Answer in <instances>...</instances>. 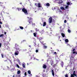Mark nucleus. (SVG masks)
I'll list each match as a JSON object with an SVG mask.
<instances>
[{
    "instance_id": "b1692460",
    "label": "nucleus",
    "mask_w": 77,
    "mask_h": 77,
    "mask_svg": "<svg viewBox=\"0 0 77 77\" xmlns=\"http://www.w3.org/2000/svg\"><path fill=\"white\" fill-rule=\"evenodd\" d=\"M3 36H4V35L3 34H1L0 35V38L1 37H3Z\"/></svg>"
},
{
    "instance_id": "6ab92c4d",
    "label": "nucleus",
    "mask_w": 77,
    "mask_h": 77,
    "mask_svg": "<svg viewBox=\"0 0 77 77\" xmlns=\"http://www.w3.org/2000/svg\"><path fill=\"white\" fill-rule=\"evenodd\" d=\"M46 25V22H44L43 23V26L44 27V26H45V25Z\"/></svg>"
},
{
    "instance_id": "2eb2a0df",
    "label": "nucleus",
    "mask_w": 77,
    "mask_h": 77,
    "mask_svg": "<svg viewBox=\"0 0 77 77\" xmlns=\"http://www.w3.org/2000/svg\"><path fill=\"white\" fill-rule=\"evenodd\" d=\"M21 73V71L20 70H19L17 71V74H20Z\"/></svg>"
},
{
    "instance_id": "09e8293b",
    "label": "nucleus",
    "mask_w": 77,
    "mask_h": 77,
    "mask_svg": "<svg viewBox=\"0 0 77 77\" xmlns=\"http://www.w3.org/2000/svg\"><path fill=\"white\" fill-rule=\"evenodd\" d=\"M54 54H57V53H56V52H55L54 53Z\"/></svg>"
},
{
    "instance_id": "4be33fe9",
    "label": "nucleus",
    "mask_w": 77,
    "mask_h": 77,
    "mask_svg": "<svg viewBox=\"0 0 77 77\" xmlns=\"http://www.w3.org/2000/svg\"><path fill=\"white\" fill-rule=\"evenodd\" d=\"M22 66L23 68H26V66H25V65H24V63H23Z\"/></svg>"
},
{
    "instance_id": "393cba45",
    "label": "nucleus",
    "mask_w": 77,
    "mask_h": 77,
    "mask_svg": "<svg viewBox=\"0 0 77 77\" xmlns=\"http://www.w3.org/2000/svg\"><path fill=\"white\" fill-rule=\"evenodd\" d=\"M20 29H21L22 30H23V29H24V28H23V27L22 26H20Z\"/></svg>"
},
{
    "instance_id": "052dcab7",
    "label": "nucleus",
    "mask_w": 77,
    "mask_h": 77,
    "mask_svg": "<svg viewBox=\"0 0 77 77\" xmlns=\"http://www.w3.org/2000/svg\"><path fill=\"white\" fill-rule=\"evenodd\" d=\"M7 68H9H9H10L9 67V66H7Z\"/></svg>"
},
{
    "instance_id": "72a5a7b5",
    "label": "nucleus",
    "mask_w": 77,
    "mask_h": 77,
    "mask_svg": "<svg viewBox=\"0 0 77 77\" xmlns=\"http://www.w3.org/2000/svg\"><path fill=\"white\" fill-rule=\"evenodd\" d=\"M71 77H74V75L72 74L71 75Z\"/></svg>"
},
{
    "instance_id": "338daca9",
    "label": "nucleus",
    "mask_w": 77,
    "mask_h": 77,
    "mask_svg": "<svg viewBox=\"0 0 77 77\" xmlns=\"http://www.w3.org/2000/svg\"><path fill=\"white\" fill-rule=\"evenodd\" d=\"M50 33H51V34L52 33V32H51Z\"/></svg>"
},
{
    "instance_id": "680f3d73",
    "label": "nucleus",
    "mask_w": 77,
    "mask_h": 77,
    "mask_svg": "<svg viewBox=\"0 0 77 77\" xmlns=\"http://www.w3.org/2000/svg\"><path fill=\"white\" fill-rule=\"evenodd\" d=\"M33 24L34 26L35 25V23H33Z\"/></svg>"
},
{
    "instance_id": "de8ad7c7",
    "label": "nucleus",
    "mask_w": 77,
    "mask_h": 77,
    "mask_svg": "<svg viewBox=\"0 0 77 77\" xmlns=\"http://www.w3.org/2000/svg\"><path fill=\"white\" fill-rule=\"evenodd\" d=\"M6 45V43H4V46H5Z\"/></svg>"
},
{
    "instance_id": "a211bd4d",
    "label": "nucleus",
    "mask_w": 77,
    "mask_h": 77,
    "mask_svg": "<svg viewBox=\"0 0 77 77\" xmlns=\"http://www.w3.org/2000/svg\"><path fill=\"white\" fill-rule=\"evenodd\" d=\"M17 9L19 11H21L22 9V8H17Z\"/></svg>"
},
{
    "instance_id": "c756f323",
    "label": "nucleus",
    "mask_w": 77,
    "mask_h": 77,
    "mask_svg": "<svg viewBox=\"0 0 77 77\" xmlns=\"http://www.w3.org/2000/svg\"><path fill=\"white\" fill-rule=\"evenodd\" d=\"M65 77H68V74H66V75H65Z\"/></svg>"
},
{
    "instance_id": "cd10ccee",
    "label": "nucleus",
    "mask_w": 77,
    "mask_h": 77,
    "mask_svg": "<svg viewBox=\"0 0 77 77\" xmlns=\"http://www.w3.org/2000/svg\"><path fill=\"white\" fill-rule=\"evenodd\" d=\"M33 35H34V36H35V37H36V34H35V33H33Z\"/></svg>"
},
{
    "instance_id": "0e129e2a",
    "label": "nucleus",
    "mask_w": 77,
    "mask_h": 77,
    "mask_svg": "<svg viewBox=\"0 0 77 77\" xmlns=\"http://www.w3.org/2000/svg\"><path fill=\"white\" fill-rule=\"evenodd\" d=\"M75 53V54H77V52H76Z\"/></svg>"
},
{
    "instance_id": "79ce46f5",
    "label": "nucleus",
    "mask_w": 77,
    "mask_h": 77,
    "mask_svg": "<svg viewBox=\"0 0 77 77\" xmlns=\"http://www.w3.org/2000/svg\"><path fill=\"white\" fill-rule=\"evenodd\" d=\"M0 24H2V22H1V21H0Z\"/></svg>"
},
{
    "instance_id": "a19ab883",
    "label": "nucleus",
    "mask_w": 77,
    "mask_h": 77,
    "mask_svg": "<svg viewBox=\"0 0 77 77\" xmlns=\"http://www.w3.org/2000/svg\"><path fill=\"white\" fill-rule=\"evenodd\" d=\"M2 47V43H0V48Z\"/></svg>"
},
{
    "instance_id": "f3484780",
    "label": "nucleus",
    "mask_w": 77,
    "mask_h": 77,
    "mask_svg": "<svg viewBox=\"0 0 77 77\" xmlns=\"http://www.w3.org/2000/svg\"><path fill=\"white\" fill-rule=\"evenodd\" d=\"M61 9H62L63 10H65V8L61 6L60 7Z\"/></svg>"
},
{
    "instance_id": "3c124183",
    "label": "nucleus",
    "mask_w": 77,
    "mask_h": 77,
    "mask_svg": "<svg viewBox=\"0 0 77 77\" xmlns=\"http://www.w3.org/2000/svg\"><path fill=\"white\" fill-rule=\"evenodd\" d=\"M47 62H48V61H49V60H48V59L47 60Z\"/></svg>"
},
{
    "instance_id": "864d4df0",
    "label": "nucleus",
    "mask_w": 77,
    "mask_h": 77,
    "mask_svg": "<svg viewBox=\"0 0 77 77\" xmlns=\"http://www.w3.org/2000/svg\"><path fill=\"white\" fill-rule=\"evenodd\" d=\"M9 19H12V18H11V17H9Z\"/></svg>"
},
{
    "instance_id": "412c9836",
    "label": "nucleus",
    "mask_w": 77,
    "mask_h": 77,
    "mask_svg": "<svg viewBox=\"0 0 77 77\" xmlns=\"http://www.w3.org/2000/svg\"><path fill=\"white\" fill-rule=\"evenodd\" d=\"M28 73L29 74H31V72L30 70H28Z\"/></svg>"
},
{
    "instance_id": "4d7b16f0",
    "label": "nucleus",
    "mask_w": 77,
    "mask_h": 77,
    "mask_svg": "<svg viewBox=\"0 0 77 77\" xmlns=\"http://www.w3.org/2000/svg\"><path fill=\"white\" fill-rule=\"evenodd\" d=\"M5 34V35H6V32H5V33H4Z\"/></svg>"
},
{
    "instance_id": "e433bc0d",
    "label": "nucleus",
    "mask_w": 77,
    "mask_h": 77,
    "mask_svg": "<svg viewBox=\"0 0 77 77\" xmlns=\"http://www.w3.org/2000/svg\"><path fill=\"white\" fill-rule=\"evenodd\" d=\"M64 23H66V20H65L64 21Z\"/></svg>"
},
{
    "instance_id": "aec40b11",
    "label": "nucleus",
    "mask_w": 77,
    "mask_h": 77,
    "mask_svg": "<svg viewBox=\"0 0 77 77\" xmlns=\"http://www.w3.org/2000/svg\"><path fill=\"white\" fill-rule=\"evenodd\" d=\"M65 42H69V41L68 40V39H65Z\"/></svg>"
},
{
    "instance_id": "37998d69",
    "label": "nucleus",
    "mask_w": 77,
    "mask_h": 77,
    "mask_svg": "<svg viewBox=\"0 0 77 77\" xmlns=\"http://www.w3.org/2000/svg\"><path fill=\"white\" fill-rule=\"evenodd\" d=\"M71 58L72 59V58H74V57L73 56H71Z\"/></svg>"
},
{
    "instance_id": "423d86ee",
    "label": "nucleus",
    "mask_w": 77,
    "mask_h": 77,
    "mask_svg": "<svg viewBox=\"0 0 77 77\" xmlns=\"http://www.w3.org/2000/svg\"><path fill=\"white\" fill-rule=\"evenodd\" d=\"M52 21H53V18L51 17H50L49 18V23H51L52 22Z\"/></svg>"
},
{
    "instance_id": "6e6552de",
    "label": "nucleus",
    "mask_w": 77,
    "mask_h": 77,
    "mask_svg": "<svg viewBox=\"0 0 77 77\" xmlns=\"http://www.w3.org/2000/svg\"><path fill=\"white\" fill-rule=\"evenodd\" d=\"M51 72L53 76H54V72L53 70H51Z\"/></svg>"
},
{
    "instance_id": "69168bd1",
    "label": "nucleus",
    "mask_w": 77,
    "mask_h": 77,
    "mask_svg": "<svg viewBox=\"0 0 77 77\" xmlns=\"http://www.w3.org/2000/svg\"><path fill=\"white\" fill-rule=\"evenodd\" d=\"M20 29H17V30H20Z\"/></svg>"
},
{
    "instance_id": "a878e982",
    "label": "nucleus",
    "mask_w": 77,
    "mask_h": 77,
    "mask_svg": "<svg viewBox=\"0 0 77 77\" xmlns=\"http://www.w3.org/2000/svg\"><path fill=\"white\" fill-rule=\"evenodd\" d=\"M4 56V55H3L2 54H1V56L2 58H4V57L3 56Z\"/></svg>"
},
{
    "instance_id": "49530a36",
    "label": "nucleus",
    "mask_w": 77,
    "mask_h": 77,
    "mask_svg": "<svg viewBox=\"0 0 77 77\" xmlns=\"http://www.w3.org/2000/svg\"><path fill=\"white\" fill-rule=\"evenodd\" d=\"M18 77H20V75H18Z\"/></svg>"
},
{
    "instance_id": "dca6fc26",
    "label": "nucleus",
    "mask_w": 77,
    "mask_h": 77,
    "mask_svg": "<svg viewBox=\"0 0 77 77\" xmlns=\"http://www.w3.org/2000/svg\"><path fill=\"white\" fill-rule=\"evenodd\" d=\"M46 5L47 6H50V4L49 3H47L46 4Z\"/></svg>"
},
{
    "instance_id": "473e14b6",
    "label": "nucleus",
    "mask_w": 77,
    "mask_h": 77,
    "mask_svg": "<svg viewBox=\"0 0 77 77\" xmlns=\"http://www.w3.org/2000/svg\"><path fill=\"white\" fill-rule=\"evenodd\" d=\"M73 75L74 76H76L77 75L76 74H75V73H73Z\"/></svg>"
},
{
    "instance_id": "4c0bfd02",
    "label": "nucleus",
    "mask_w": 77,
    "mask_h": 77,
    "mask_svg": "<svg viewBox=\"0 0 77 77\" xmlns=\"http://www.w3.org/2000/svg\"><path fill=\"white\" fill-rule=\"evenodd\" d=\"M24 74H25V76L27 75V73H26V72H25Z\"/></svg>"
},
{
    "instance_id": "f03ea898",
    "label": "nucleus",
    "mask_w": 77,
    "mask_h": 77,
    "mask_svg": "<svg viewBox=\"0 0 77 77\" xmlns=\"http://www.w3.org/2000/svg\"><path fill=\"white\" fill-rule=\"evenodd\" d=\"M22 11L23 12H24L25 15H28V12H27V10L25 8H23L22 9Z\"/></svg>"
},
{
    "instance_id": "9b49d317",
    "label": "nucleus",
    "mask_w": 77,
    "mask_h": 77,
    "mask_svg": "<svg viewBox=\"0 0 77 77\" xmlns=\"http://www.w3.org/2000/svg\"><path fill=\"white\" fill-rule=\"evenodd\" d=\"M38 8H41V7H42V6L41 5V4L40 3H38Z\"/></svg>"
},
{
    "instance_id": "ddd939ff",
    "label": "nucleus",
    "mask_w": 77,
    "mask_h": 77,
    "mask_svg": "<svg viewBox=\"0 0 77 77\" xmlns=\"http://www.w3.org/2000/svg\"><path fill=\"white\" fill-rule=\"evenodd\" d=\"M61 35L63 37V38H64V37H65V34H64V33H61Z\"/></svg>"
},
{
    "instance_id": "f704fd0d",
    "label": "nucleus",
    "mask_w": 77,
    "mask_h": 77,
    "mask_svg": "<svg viewBox=\"0 0 77 77\" xmlns=\"http://www.w3.org/2000/svg\"><path fill=\"white\" fill-rule=\"evenodd\" d=\"M5 48L4 49H3L2 50H6L7 49V48H6V47H5Z\"/></svg>"
},
{
    "instance_id": "e2e57ef3",
    "label": "nucleus",
    "mask_w": 77,
    "mask_h": 77,
    "mask_svg": "<svg viewBox=\"0 0 77 77\" xmlns=\"http://www.w3.org/2000/svg\"><path fill=\"white\" fill-rule=\"evenodd\" d=\"M15 76V75H13V77H15V76Z\"/></svg>"
},
{
    "instance_id": "5701e85b",
    "label": "nucleus",
    "mask_w": 77,
    "mask_h": 77,
    "mask_svg": "<svg viewBox=\"0 0 77 77\" xmlns=\"http://www.w3.org/2000/svg\"><path fill=\"white\" fill-rule=\"evenodd\" d=\"M60 0L59 2V3L60 4H61V3H62V1L60 0Z\"/></svg>"
},
{
    "instance_id": "c85d7f7f",
    "label": "nucleus",
    "mask_w": 77,
    "mask_h": 77,
    "mask_svg": "<svg viewBox=\"0 0 77 77\" xmlns=\"http://www.w3.org/2000/svg\"><path fill=\"white\" fill-rule=\"evenodd\" d=\"M67 5L69 6V5H70V2H67Z\"/></svg>"
},
{
    "instance_id": "1a4fd4ad",
    "label": "nucleus",
    "mask_w": 77,
    "mask_h": 77,
    "mask_svg": "<svg viewBox=\"0 0 77 77\" xmlns=\"http://www.w3.org/2000/svg\"><path fill=\"white\" fill-rule=\"evenodd\" d=\"M45 44H43V47L45 49L47 48V47L45 45Z\"/></svg>"
},
{
    "instance_id": "ea45409f",
    "label": "nucleus",
    "mask_w": 77,
    "mask_h": 77,
    "mask_svg": "<svg viewBox=\"0 0 77 77\" xmlns=\"http://www.w3.org/2000/svg\"><path fill=\"white\" fill-rule=\"evenodd\" d=\"M75 51H74L72 53V54H75Z\"/></svg>"
},
{
    "instance_id": "20e7f679",
    "label": "nucleus",
    "mask_w": 77,
    "mask_h": 77,
    "mask_svg": "<svg viewBox=\"0 0 77 77\" xmlns=\"http://www.w3.org/2000/svg\"><path fill=\"white\" fill-rule=\"evenodd\" d=\"M20 46H19V45L17 44H16L15 45V48L16 50H19Z\"/></svg>"
},
{
    "instance_id": "39448f33",
    "label": "nucleus",
    "mask_w": 77,
    "mask_h": 77,
    "mask_svg": "<svg viewBox=\"0 0 77 77\" xmlns=\"http://www.w3.org/2000/svg\"><path fill=\"white\" fill-rule=\"evenodd\" d=\"M18 54H19V51H16L14 53L15 55H16V56H18Z\"/></svg>"
},
{
    "instance_id": "0eeeda50",
    "label": "nucleus",
    "mask_w": 77,
    "mask_h": 77,
    "mask_svg": "<svg viewBox=\"0 0 77 77\" xmlns=\"http://www.w3.org/2000/svg\"><path fill=\"white\" fill-rule=\"evenodd\" d=\"M64 63L62 61L61 62V63H60V65L63 68V65H64Z\"/></svg>"
},
{
    "instance_id": "8fccbe9b",
    "label": "nucleus",
    "mask_w": 77,
    "mask_h": 77,
    "mask_svg": "<svg viewBox=\"0 0 77 77\" xmlns=\"http://www.w3.org/2000/svg\"><path fill=\"white\" fill-rule=\"evenodd\" d=\"M8 61L7 60H5L4 62H7Z\"/></svg>"
},
{
    "instance_id": "bf43d9fd",
    "label": "nucleus",
    "mask_w": 77,
    "mask_h": 77,
    "mask_svg": "<svg viewBox=\"0 0 77 77\" xmlns=\"http://www.w3.org/2000/svg\"><path fill=\"white\" fill-rule=\"evenodd\" d=\"M20 5H22V3H20Z\"/></svg>"
},
{
    "instance_id": "c9c22d12",
    "label": "nucleus",
    "mask_w": 77,
    "mask_h": 77,
    "mask_svg": "<svg viewBox=\"0 0 77 77\" xmlns=\"http://www.w3.org/2000/svg\"><path fill=\"white\" fill-rule=\"evenodd\" d=\"M17 66L18 68H20V66H19V65H18L17 64Z\"/></svg>"
},
{
    "instance_id": "f8f14e48",
    "label": "nucleus",
    "mask_w": 77,
    "mask_h": 77,
    "mask_svg": "<svg viewBox=\"0 0 77 77\" xmlns=\"http://www.w3.org/2000/svg\"><path fill=\"white\" fill-rule=\"evenodd\" d=\"M43 68L45 69V68H47V66H46L45 64H44V65L43 66Z\"/></svg>"
},
{
    "instance_id": "9d476101",
    "label": "nucleus",
    "mask_w": 77,
    "mask_h": 77,
    "mask_svg": "<svg viewBox=\"0 0 77 77\" xmlns=\"http://www.w3.org/2000/svg\"><path fill=\"white\" fill-rule=\"evenodd\" d=\"M25 42H26V40H23L21 42V43L22 44L23 43H25Z\"/></svg>"
},
{
    "instance_id": "58836bf2",
    "label": "nucleus",
    "mask_w": 77,
    "mask_h": 77,
    "mask_svg": "<svg viewBox=\"0 0 77 77\" xmlns=\"http://www.w3.org/2000/svg\"><path fill=\"white\" fill-rule=\"evenodd\" d=\"M35 51H36V53H38V50H36Z\"/></svg>"
},
{
    "instance_id": "bb28decb",
    "label": "nucleus",
    "mask_w": 77,
    "mask_h": 77,
    "mask_svg": "<svg viewBox=\"0 0 77 77\" xmlns=\"http://www.w3.org/2000/svg\"><path fill=\"white\" fill-rule=\"evenodd\" d=\"M35 5L36 6H38V4L37 3H35Z\"/></svg>"
},
{
    "instance_id": "f257e3e1",
    "label": "nucleus",
    "mask_w": 77,
    "mask_h": 77,
    "mask_svg": "<svg viewBox=\"0 0 77 77\" xmlns=\"http://www.w3.org/2000/svg\"><path fill=\"white\" fill-rule=\"evenodd\" d=\"M27 18L28 19H29L28 20V22L29 23V25H30V24L32 23V25H33V21H32V20H33V18H32V17H28Z\"/></svg>"
},
{
    "instance_id": "4468645a",
    "label": "nucleus",
    "mask_w": 77,
    "mask_h": 77,
    "mask_svg": "<svg viewBox=\"0 0 77 77\" xmlns=\"http://www.w3.org/2000/svg\"><path fill=\"white\" fill-rule=\"evenodd\" d=\"M65 9H68L69 8V5H66Z\"/></svg>"
},
{
    "instance_id": "c03bdc74",
    "label": "nucleus",
    "mask_w": 77,
    "mask_h": 77,
    "mask_svg": "<svg viewBox=\"0 0 77 77\" xmlns=\"http://www.w3.org/2000/svg\"><path fill=\"white\" fill-rule=\"evenodd\" d=\"M75 51V49H74L72 51Z\"/></svg>"
},
{
    "instance_id": "5fc2aeb1",
    "label": "nucleus",
    "mask_w": 77,
    "mask_h": 77,
    "mask_svg": "<svg viewBox=\"0 0 77 77\" xmlns=\"http://www.w3.org/2000/svg\"><path fill=\"white\" fill-rule=\"evenodd\" d=\"M2 8H3L4 9V8H5V7L3 6V7H2Z\"/></svg>"
},
{
    "instance_id": "7c9ffc66",
    "label": "nucleus",
    "mask_w": 77,
    "mask_h": 77,
    "mask_svg": "<svg viewBox=\"0 0 77 77\" xmlns=\"http://www.w3.org/2000/svg\"><path fill=\"white\" fill-rule=\"evenodd\" d=\"M68 32L69 33H71V30L70 29H68Z\"/></svg>"
},
{
    "instance_id": "774afa93",
    "label": "nucleus",
    "mask_w": 77,
    "mask_h": 77,
    "mask_svg": "<svg viewBox=\"0 0 77 77\" xmlns=\"http://www.w3.org/2000/svg\"><path fill=\"white\" fill-rule=\"evenodd\" d=\"M25 51H27V50L25 49Z\"/></svg>"
},
{
    "instance_id": "a18cd8bd",
    "label": "nucleus",
    "mask_w": 77,
    "mask_h": 77,
    "mask_svg": "<svg viewBox=\"0 0 77 77\" xmlns=\"http://www.w3.org/2000/svg\"><path fill=\"white\" fill-rule=\"evenodd\" d=\"M75 71H74L73 73V74H75Z\"/></svg>"
},
{
    "instance_id": "6e6d98bb",
    "label": "nucleus",
    "mask_w": 77,
    "mask_h": 77,
    "mask_svg": "<svg viewBox=\"0 0 77 77\" xmlns=\"http://www.w3.org/2000/svg\"><path fill=\"white\" fill-rule=\"evenodd\" d=\"M2 27V26H1V25H0V28H1Z\"/></svg>"
},
{
    "instance_id": "603ef678",
    "label": "nucleus",
    "mask_w": 77,
    "mask_h": 77,
    "mask_svg": "<svg viewBox=\"0 0 77 77\" xmlns=\"http://www.w3.org/2000/svg\"><path fill=\"white\" fill-rule=\"evenodd\" d=\"M72 3H70L69 5H72Z\"/></svg>"
},
{
    "instance_id": "2f4dec72",
    "label": "nucleus",
    "mask_w": 77,
    "mask_h": 77,
    "mask_svg": "<svg viewBox=\"0 0 77 77\" xmlns=\"http://www.w3.org/2000/svg\"><path fill=\"white\" fill-rule=\"evenodd\" d=\"M35 30L36 32H38V31H39V29H38V28H36L35 29Z\"/></svg>"
},
{
    "instance_id": "7ed1b4c3",
    "label": "nucleus",
    "mask_w": 77,
    "mask_h": 77,
    "mask_svg": "<svg viewBox=\"0 0 77 77\" xmlns=\"http://www.w3.org/2000/svg\"><path fill=\"white\" fill-rule=\"evenodd\" d=\"M44 38L40 37L39 38V41L41 42L42 44V43H44Z\"/></svg>"
},
{
    "instance_id": "13d9d810",
    "label": "nucleus",
    "mask_w": 77,
    "mask_h": 77,
    "mask_svg": "<svg viewBox=\"0 0 77 77\" xmlns=\"http://www.w3.org/2000/svg\"><path fill=\"white\" fill-rule=\"evenodd\" d=\"M29 47H31V45H29Z\"/></svg>"
}]
</instances>
